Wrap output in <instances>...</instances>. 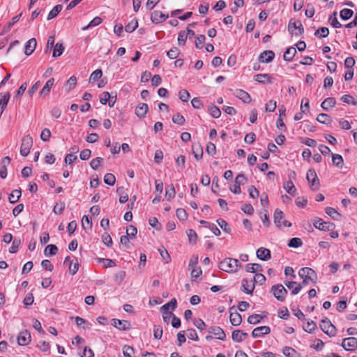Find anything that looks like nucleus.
Wrapping results in <instances>:
<instances>
[{
	"instance_id": "nucleus-15",
	"label": "nucleus",
	"mask_w": 357,
	"mask_h": 357,
	"mask_svg": "<svg viewBox=\"0 0 357 357\" xmlns=\"http://www.w3.org/2000/svg\"><path fill=\"white\" fill-rule=\"evenodd\" d=\"M168 15L162 13L161 11L155 10L151 13V20L152 22L158 24L166 20L168 18Z\"/></svg>"
},
{
	"instance_id": "nucleus-10",
	"label": "nucleus",
	"mask_w": 357,
	"mask_h": 357,
	"mask_svg": "<svg viewBox=\"0 0 357 357\" xmlns=\"http://www.w3.org/2000/svg\"><path fill=\"white\" fill-rule=\"evenodd\" d=\"M246 181V178L242 174H238L236 178L233 188H230L231 191L234 194H240L241 192V185H244Z\"/></svg>"
},
{
	"instance_id": "nucleus-28",
	"label": "nucleus",
	"mask_w": 357,
	"mask_h": 357,
	"mask_svg": "<svg viewBox=\"0 0 357 357\" xmlns=\"http://www.w3.org/2000/svg\"><path fill=\"white\" fill-rule=\"evenodd\" d=\"M229 320L233 326H237L241 324L242 317L241 315L237 312H231L229 316Z\"/></svg>"
},
{
	"instance_id": "nucleus-31",
	"label": "nucleus",
	"mask_w": 357,
	"mask_h": 357,
	"mask_svg": "<svg viewBox=\"0 0 357 357\" xmlns=\"http://www.w3.org/2000/svg\"><path fill=\"white\" fill-rule=\"evenodd\" d=\"M336 100L334 98H327L321 103V107L324 110H328L335 105Z\"/></svg>"
},
{
	"instance_id": "nucleus-38",
	"label": "nucleus",
	"mask_w": 357,
	"mask_h": 357,
	"mask_svg": "<svg viewBox=\"0 0 357 357\" xmlns=\"http://www.w3.org/2000/svg\"><path fill=\"white\" fill-rule=\"evenodd\" d=\"M57 251H58L57 247L55 245L50 244V245H48L45 248V249L44 250V253L46 256H52V255H55L56 254Z\"/></svg>"
},
{
	"instance_id": "nucleus-23",
	"label": "nucleus",
	"mask_w": 357,
	"mask_h": 357,
	"mask_svg": "<svg viewBox=\"0 0 357 357\" xmlns=\"http://www.w3.org/2000/svg\"><path fill=\"white\" fill-rule=\"evenodd\" d=\"M248 337L247 333H244L241 330H235L232 332L231 338L234 342H241Z\"/></svg>"
},
{
	"instance_id": "nucleus-2",
	"label": "nucleus",
	"mask_w": 357,
	"mask_h": 357,
	"mask_svg": "<svg viewBox=\"0 0 357 357\" xmlns=\"http://www.w3.org/2000/svg\"><path fill=\"white\" fill-rule=\"evenodd\" d=\"M242 267L241 264L238 259L231 257H227L222 260L218 265V268L227 273H234Z\"/></svg>"
},
{
	"instance_id": "nucleus-13",
	"label": "nucleus",
	"mask_w": 357,
	"mask_h": 357,
	"mask_svg": "<svg viewBox=\"0 0 357 357\" xmlns=\"http://www.w3.org/2000/svg\"><path fill=\"white\" fill-rule=\"evenodd\" d=\"M208 332L209 334H213L217 339L220 340H225L226 338V334L223 329L220 326H211Z\"/></svg>"
},
{
	"instance_id": "nucleus-52",
	"label": "nucleus",
	"mask_w": 357,
	"mask_h": 357,
	"mask_svg": "<svg viewBox=\"0 0 357 357\" xmlns=\"http://www.w3.org/2000/svg\"><path fill=\"white\" fill-rule=\"evenodd\" d=\"M303 244L302 240L299 238H292L289 243L288 245L291 248H298L301 246Z\"/></svg>"
},
{
	"instance_id": "nucleus-54",
	"label": "nucleus",
	"mask_w": 357,
	"mask_h": 357,
	"mask_svg": "<svg viewBox=\"0 0 357 357\" xmlns=\"http://www.w3.org/2000/svg\"><path fill=\"white\" fill-rule=\"evenodd\" d=\"M190 97V93L185 89H182L178 92V98L183 102H187Z\"/></svg>"
},
{
	"instance_id": "nucleus-11",
	"label": "nucleus",
	"mask_w": 357,
	"mask_h": 357,
	"mask_svg": "<svg viewBox=\"0 0 357 357\" xmlns=\"http://www.w3.org/2000/svg\"><path fill=\"white\" fill-rule=\"evenodd\" d=\"M342 347L347 351H354L357 348V339L353 337L344 338Z\"/></svg>"
},
{
	"instance_id": "nucleus-25",
	"label": "nucleus",
	"mask_w": 357,
	"mask_h": 357,
	"mask_svg": "<svg viewBox=\"0 0 357 357\" xmlns=\"http://www.w3.org/2000/svg\"><path fill=\"white\" fill-rule=\"evenodd\" d=\"M21 16H22V13H20V15H16V16L13 17L12 18L11 21H10V22H9L8 23V24H7V25H6V26L3 28V29H2L1 32L0 33V35H1V36H3V35H5L6 33H8V32L10 30L11 27H12V26H13L16 22H17L20 20V19Z\"/></svg>"
},
{
	"instance_id": "nucleus-41",
	"label": "nucleus",
	"mask_w": 357,
	"mask_h": 357,
	"mask_svg": "<svg viewBox=\"0 0 357 357\" xmlns=\"http://www.w3.org/2000/svg\"><path fill=\"white\" fill-rule=\"evenodd\" d=\"M325 211L326 214L334 220H338V218L341 216L340 213H339L334 208L327 207L326 208Z\"/></svg>"
},
{
	"instance_id": "nucleus-51",
	"label": "nucleus",
	"mask_w": 357,
	"mask_h": 357,
	"mask_svg": "<svg viewBox=\"0 0 357 357\" xmlns=\"http://www.w3.org/2000/svg\"><path fill=\"white\" fill-rule=\"evenodd\" d=\"M82 225L84 229H91L92 227V222L89 219V218L86 215H84L82 217Z\"/></svg>"
},
{
	"instance_id": "nucleus-18",
	"label": "nucleus",
	"mask_w": 357,
	"mask_h": 357,
	"mask_svg": "<svg viewBox=\"0 0 357 357\" xmlns=\"http://www.w3.org/2000/svg\"><path fill=\"white\" fill-rule=\"evenodd\" d=\"M275 53L271 50H266L261 53L259 61L261 63H269L274 59Z\"/></svg>"
},
{
	"instance_id": "nucleus-55",
	"label": "nucleus",
	"mask_w": 357,
	"mask_h": 357,
	"mask_svg": "<svg viewBox=\"0 0 357 357\" xmlns=\"http://www.w3.org/2000/svg\"><path fill=\"white\" fill-rule=\"evenodd\" d=\"M261 319H262V317L260 314H252L248 317V321L250 324H258Z\"/></svg>"
},
{
	"instance_id": "nucleus-6",
	"label": "nucleus",
	"mask_w": 357,
	"mask_h": 357,
	"mask_svg": "<svg viewBox=\"0 0 357 357\" xmlns=\"http://www.w3.org/2000/svg\"><path fill=\"white\" fill-rule=\"evenodd\" d=\"M306 178L310 183L312 190H317L320 187L319 180L313 169H309L307 172Z\"/></svg>"
},
{
	"instance_id": "nucleus-64",
	"label": "nucleus",
	"mask_w": 357,
	"mask_h": 357,
	"mask_svg": "<svg viewBox=\"0 0 357 357\" xmlns=\"http://www.w3.org/2000/svg\"><path fill=\"white\" fill-rule=\"evenodd\" d=\"M282 353L287 357H294L296 351L291 347H285L282 349Z\"/></svg>"
},
{
	"instance_id": "nucleus-61",
	"label": "nucleus",
	"mask_w": 357,
	"mask_h": 357,
	"mask_svg": "<svg viewBox=\"0 0 357 357\" xmlns=\"http://www.w3.org/2000/svg\"><path fill=\"white\" fill-rule=\"evenodd\" d=\"M26 86H27V84L26 82H24L23 83L20 87L19 89H17V91H16V93L15 95L14 96V98L15 99H17L19 98L20 96H22L24 93L25 92L26 89Z\"/></svg>"
},
{
	"instance_id": "nucleus-35",
	"label": "nucleus",
	"mask_w": 357,
	"mask_h": 357,
	"mask_svg": "<svg viewBox=\"0 0 357 357\" xmlns=\"http://www.w3.org/2000/svg\"><path fill=\"white\" fill-rule=\"evenodd\" d=\"M245 270L249 273H255L262 271V267L259 264H248L245 266Z\"/></svg>"
},
{
	"instance_id": "nucleus-24",
	"label": "nucleus",
	"mask_w": 357,
	"mask_h": 357,
	"mask_svg": "<svg viewBox=\"0 0 357 357\" xmlns=\"http://www.w3.org/2000/svg\"><path fill=\"white\" fill-rule=\"evenodd\" d=\"M54 79L50 78L48 79L44 86L42 88V89L39 92V95L41 97L46 96L50 91V89L52 86L54 85Z\"/></svg>"
},
{
	"instance_id": "nucleus-1",
	"label": "nucleus",
	"mask_w": 357,
	"mask_h": 357,
	"mask_svg": "<svg viewBox=\"0 0 357 357\" xmlns=\"http://www.w3.org/2000/svg\"><path fill=\"white\" fill-rule=\"evenodd\" d=\"M298 275L303 280L302 282L298 284L291 291L292 295L298 294L303 286L307 285L310 282L316 283L317 275L315 271L308 267L302 268L298 271Z\"/></svg>"
},
{
	"instance_id": "nucleus-7",
	"label": "nucleus",
	"mask_w": 357,
	"mask_h": 357,
	"mask_svg": "<svg viewBox=\"0 0 357 357\" xmlns=\"http://www.w3.org/2000/svg\"><path fill=\"white\" fill-rule=\"evenodd\" d=\"M33 145L32 138L29 135L24 136L22 140L20 154L22 156H27Z\"/></svg>"
},
{
	"instance_id": "nucleus-5",
	"label": "nucleus",
	"mask_w": 357,
	"mask_h": 357,
	"mask_svg": "<svg viewBox=\"0 0 357 357\" xmlns=\"http://www.w3.org/2000/svg\"><path fill=\"white\" fill-rule=\"evenodd\" d=\"M275 298L280 301H284L285 296L287 294V291L282 284H278L273 285L271 288Z\"/></svg>"
},
{
	"instance_id": "nucleus-62",
	"label": "nucleus",
	"mask_w": 357,
	"mask_h": 357,
	"mask_svg": "<svg viewBox=\"0 0 357 357\" xmlns=\"http://www.w3.org/2000/svg\"><path fill=\"white\" fill-rule=\"evenodd\" d=\"M186 234L188 237V240L190 243H195L197 241V234L193 229H188L186 231Z\"/></svg>"
},
{
	"instance_id": "nucleus-16",
	"label": "nucleus",
	"mask_w": 357,
	"mask_h": 357,
	"mask_svg": "<svg viewBox=\"0 0 357 357\" xmlns=\"http://www.w3.org/2000/svg\"><path fill=\"white\" fill-rule=\"evenodd\" d=\"M10 98V93L9 92L0 93V116L3 114V111L7 107V105Z\"/></svg>"
},
{
	"instance_id": "nucleus-32",
	"label": "nucleus",
	"mask_w": 357,
	"mask_h": 357,
	"mask_svg": "<svg viewBox=\"0 0 357 357\" xmlns=\"http://www.w3.org/2000/svg\"><path fill=\"white\" fill-rule=\"evenodd\" d=\"M255 81L264 84L266 82L268 83H271V77L268 74H257L254 77Z\"/></svg>"
},
{
	"instance_id": "nucleus-20",
	"label": "nucleus",
	"mask_w": 357,
	"mask_h": 357,
	"mask_svg": "<svg viewBox=\"0 0 357 357\" xmlns=\"http://www.w3.org/2000/svg\"><path fill=\"white\" fill-rule=\"evenodd\" d=\"M243 291L248 294H252L255 289V283L252 280H248V279H243L242 280Z\"/></svg>"
},
{
	"instance_id": "nucleus-46",
	"label": "nucleus",
	"mask_w": 357,
	"mask_h": 357,
	"mask_svg": "<svg viewBox=\"0 0 357 357\" xmlns=\"http://www.w3.org/2000/svg\"><path fill=\"white\" fill-rule=\"evenodd\" d=\"M317 328V324L313 321H308L303 326L304 331L309 333H312Z\"/></svg>"
},
{
	"instance_id": "nucleus-4",
	"label": "nucleus",
	"mask_w": 357,
	"mask_h": 357,
	"mask_svg": "<svg viewBox=\"0 0 357 357\" xmlns=\"http://www.w3.org/2000/svg\"><path fill=\"white\" fill-rule=\"evenodd\" d=\"M321 331L330 337L336 334V328L328 319H322L319 325Z\"/></svg>"
},
{
	"instance_id": "nucleus-12",
	"label": "nucleus",
	"mask_w": 357,
	"mask_h": 357,
	"mask_svg": "<svg viewBox=\"0 0 357 357\" xmlns=\"http://www.w3.org/2000/svg\"><path fill=\"white\" fill-rule=\"evenodd\" d=\"M112 322V324L114 327L121 331H128L131 328L130 323L127 320L113 319Z\"/></svg>"
},
{
	"instance_id": "nucleus-26",
	"label": "nucleus",
	"mask_w": 357,
	"mask_h": 357,
	"mask_svg": "<svg viewBox=\"0 0 357 357\" xmlns=\"http://www.w3.org/2000/svg\"><path fill=\"white\" fill-rule=\"evenodd\" d=\"M10 163V158H5L1 162V169H0V177L2 178H6L7 176V166H8Z\"/></svg>"
},
{
	"instance_id": "nucleus-56",
	"label": "nucleus",
	"mask_w": 357,
	"mask_h": 357,
	"mask_svg": "<svg viewBox=\"0 0 357 357\" xmlns=\"http://www.w3.org/2000/svg\"><path fill=\"white\" fill-rule=\"evenodd\" d=\"M206 40V37L204 35L200 34L196 37L195 40V47L197 49H201L202 47V45L204 43Z\"/></svg>"
},
{
	"instance_id": "nucleus-58",
	"label": "nucleus",
	"mask_w": 357,
	"mask_h": 357,
	"mask_svg": "<svg viewBox=\"0 0 357 357\" xmlns=\"http://www.w3.org/2000/svg\"><path fill=\"white\" fill-rule=\"evenodd\" d=\"M188 38V34L185 33V31H181L178 33V43L179 45H184L185 44V41Z\"/></svg>"
},
{
	"instance_id": "nucleus-39",
	"label": "nucleus",
	"mask_w": 357,
	"mask_h": 357,
	"mask_svg": "<svg viewBox=\"0 0 357 357\" xmlns=\"http://www.w3.org/2000/svg\"><path fill=\"white\" fill-rule=\"evenodd\" d=\"M64 50V47L63 44L57 43L54 45V51H53V57L56 58L60 56Z\"/></svg>"
},
{
	"instance_id": "nucleus-19",
	"label": "nucleus",
	"mask_w": 357,
	"mask_h": 357,
	"mask_svg": "<svg viewBox=\"0 0 357 357\" xmlns=\"http://www.w3.org/2000/svg\"><path fill=\"white\" fill-rule=\"evenodd\" d=\"M37 42L36 38H33L29 40L24 47V53L26 55L29 56L31 55L35 50L36 47Z\"/></svg>"
},
{
	"instance_id": "nucleus-29",
	"label": "nucleus",
	"mask_w": 357,
	"mask_h": 357,
	"mask_svg": "<svg viewBox=\"0 0 357 357\" xmlns=\"http://www.w3.org/2000/svg\"><path fill=\"white\" fill-rule=\"evenodd\" d=\"M283 188L289 195L292 196L296 195L297 190L291 180L285 182L283 185Z\"/></svg>"
},
{
	"instance_id": "nucleus-43",
	"label": "nucleus",
	"mask_w": 357,
	"mask_h": 357,
	"mask_svg": "<svg viewBox=\"0 0 357 357\" xmlns=\"http://www.w3.org/2000/svg\"><path fill=\"white\" fill-rule=\"evenodd\" d=\"M192 153L194 154V156L203 155V149L199 142L194 143L192 144Z\"/></svg>"
},
{
	"instance_id": "nucleus-44",
	"label": "nucleus",
	"mask_w": 357,
	"mask_h": 357,
	"mask_svg": "<svg viewBox=\"0 0 357 357\" xmlns=\"http://www.w3.org/2000/svg\"><path fill=\"white\" fill-rule=\"evenodd\" d=\"M138 26V22L136 20H133L126 25L125 30L128 33H132Z\"/></svg>"
},
{
	"instance_id": "nucleus-60",
	"label": "nucleus",
	"mask_w": 357,
	"mask_h": 357,
	"mask_svg": "<svg viewBox=\"0 0 357 357\" xmlns=\"http://www.w3.org/2000/svg\"><path fill=\"white\" fill-rule=\"evenodd\" d=\"M217 223L220 226V227L225 232L229 233L230 231V228L229 227V225L227 222L222 220V219H218L217 220Z\"/></svg>"
},
{
	"instance_id": "nucleus-40",
	"label": "nucleus",
	"mask_w": 357,
	"mask_h": 357,
	"mask_svg": "<svg viewBox=\"0 0 357 357\" xmlns=\"http://www.w3.org/2000/svg\"><path fill=\"white\" fill-rule=\"evenodd\" d=\"M177 301L175 298H172L169 303L165 304L160 307V310L168 311L169 308L172 310H175L176 307Z\"/></svg>"
},
{
	"instance_id": "nucleus-8",
	"label": "nucleus",
	"mask_w": 357,
	"mask_h": 357,
	"mask_svg": "<svg viewBox=\"0 0 357 357\" xmlns=\"http://www.w3.org/2000/svg\"><path fill=\"white\" fill-rule=\"evenodd\" d=\"M314 226L322 231H331L335 228V225L330 222H325L321 218H316L313 222Z\"/></svg>"
},
{
	"instance_id": "nucleus-57",
	"label": "nucleus",
	"mask_w": 357,
	"mask_h": 357,
	"mask_svg": "<svg viewBox=\"0 0 357 357\" xmlns=\"http://www.w3.org/2000/svg\"><path fill=\"white\" fill-rule=\"evenodd\" d=\"M176 191L173 185H169L166 188V194L165 196L168 199L174 197L175 195Z\"/></svg>"
},
{
	"instance_id": "nucleus-42",
	"label": "nucleus",
	"mask_w": 357,
	"mask_h": 357,
	"mask_svg": "<svg viewBox=\"0 0 357 357\" xmlns=\"http://www.w3.org/2000/svg\"><path fill=\"white\" fill-rule=\"evenodd\" d=\"M354 14V12L351 9L344 8L340 11V15L342 20H347L350 19Z\"/></svg>"
},
{
	"instance_id": "nucleus-63",
	"label": "nucleus",
	"mask_w": 357,
	"mask_h": 357,
	"mask_svg": "<svg viewBox=\"0 0 357 357\" xmlns=\"http://www.w3.org/2000/svg\"><path fill=\"white\" fill-rule=\"evenodd\" d=\"M123 353L126 357H132L134 349L128 345H125L123 348Z\"/></svg>"
},
{
	"instance_id": "nucleus-37",
	"label": "nucleus",
	"mask_w": 357,
	"mask_h": 357,
	"mask_svg": "<svg viewBox=\"0 0 357 357\" xmlns=\"http://www.w3.org/2000/svg\"><path fill=\"white\" fill-rule=\"evenodd\" d=\"M79 269V263L77 259L75 258L72 259L69 265V273L71 275H75Z\"/></svg>"
},
{
	"instance_id": "nucleus-22",
	"label": "nucleus",
	"mask_w": 357,
	"mask_h": 357,
	"mask_svg": "<svg viewBox=\"0 0 357 357\" xmlns=\"http://www.w3.org/2000/svg\"><path fill=\"white\" fill-rule=\"evenodd\" d=\"M257 257L258 259L267 261L271 259V251L265 248H260L257 250Z\"/></svg>"
},
{
	"instance_id": "nucleus-59",
	"label": "nucleus",
	"mask_w": 357,
	"mask_h": 357,
	"mask_svg": "<svg viewBox=\"0 0 357 357\" xmlns=\"http://www.w3.org/2000/svg\"><path fill=\"white\" fill-rule=\"evenodd\" d=\"M332 158V163L333 165L337 167L338 169H343L344 168V161L343 158Z\"/></svg>"
},
{
	"instance_id": "nucleus-9",
	"label": "nucleus",
	"mask_w": 357,
	"mask_h": 357,
	"mask_svg": "<svg viewBox=\"0 0 357 357\" xmlns=\"http://www.w3.org/2000/svg\"><path fill=\"white\" fill-rule=\"evenodd\" d=\"M283 212L280 209H276L274 213V223L278 227H280L281 225H284V227H291V223L289 222L287 220H282L283 219Z\"/></svg>"
},
{
	"instance_id": "nucleus-34",
	"label": "nucleus",
	"mask_w": 357,
	"mask_h": 357,
	"mask_svg": "<svg viewBox=\"0 0 357 357\" xmlns=\"http://www.w3.org/2000/svg\"><path fill=\"white\" fill-rule=\"evenodd\" d=\"M21 190H14L8 197L9 202L12 204L17 202L20 197H21Z\"/></svg>"
},
{
	"instance_id": "nucleus-49",
	"label": "nucleus",
	"mask_w": 357,
	"mask_h": 357,
	"mask_svg": "<svg viewBox=\"0 0 357 357\" xmlns=\"http://www.w3.org/2000/svg\"><path fill=\"white\" fill-rule=\"evenodd\" d=\"M102 75V71L100 69H97L95 71H93L90 77L89 81L90 82H96L98 80Z\"/></svg>"
},
{
	"instance_id": "nucleus-3",
	"label": "nucleus",
	"mask_w": 357,
	"mask_h": 357,
	"mask_svg": "<svg viewBox=\"0 0 357 357\" xmlns=\"http://www.w3.org/2000/svg\"><path fill=\"white\" fill-rule=\"evenodd\" d=\"M288 31L291 35L299 36L304 32V28L300 20H291L288 24Z\"/></svg>"
},
{
	"instance_id": "nucleus-36",
	"label": "nucleus",
	"mask_w": 357,
	"mask_h": 357,
	"mask_svg": "<svg viewBox=\"0 0 357 357\" xmlns=\"http://www.w3.org/2000/svg\"><path fill=\"white\" fill-rule=\"evenodd\" d=\"M317 120L323 124H329L331 123L332 119L327 114L321 113L319 114L317 118Z\"/></svg>"
},
{
	"instance_id": "nucleus-48",
	"label": "nucleus",
	"mask_w": 357,
	"mask_h": 357,
	"mask_svg": "<svg viewBox=\"0 0 357 357\" xmlns=\"http://www.w3.org/2000/svg\"><path fill=\"white\" fill-rule=\"evenodd\" d=\"M179 54H180V52H179L178 49L176 47H174L167 52V56L170 59H174L178 57Z\"/></svg>"
},
{
	"instance_id": "nucleus-21",
	"label": "nucleus",
	"mask_w": 357,
	"mask_h": 357,
	"mask_svg": "<svg viewBox=\"0 0 357 357\" xmlns=\"http://www.w3.org/2000/svg\"><path fill=\"white\" fill-rule=\"evenodd\" d=\"M271 329L268 326H259L256 328H255L252 331V336L253 337H258L261 336L262 335H266L270 333Z\"/></svg>"
},
{
	"instance_id": "nucleus-27",
	"label": "nucleus",
	"mask_w": 357,
	"mask_h": 357,
	"mask_svg": "<svg viewBox=\"0 0 357 357\" xmlns=\"http://www.w3.org/2000/svg\"><path fill=\"white\" fill-rule=\"evenodd\" d=\"M148 109L149 107L147 104L140 103L137 106L135 109V114L138 117L142 118L145 116Z\"/></svg>"
},
{
	"instance_id": "nucleus-50",
	"label": "nucleus",
	"mask_w": 357,
	"mask_h": 357,
	"mask_svg": "<svg viewBox=\"0 0 357 357\" xmlns=\"http://www.w3.org/2000/svg\"><path fill=\"white\" fill-rule=\"evenodd\" d=\"M116 181L115 176L110 173L106 174L104 176V182L109 185H114Z\"/></svg>"
},
{
	"instance_id": "nucleus-30",
	"label": "nucleus",
	"mask_w": 357,
	"mask_h": 357,
	"mask_svg": "<svg viewBox=\"0 0 357 357\" xmlns=\"http://www.w3.org/2000/svg\"><path fill=\"white\" fill-rule=\"evenodd\" d=\"M296 54V50L294 47H288L283 54L284 60L286 61H290L294 57Z\"/></svg>"
},
{
	"instance_id": "nucleus-33",
	"label": "nucleus",
	"mask_w": 357,
	"mask_h": 357,
	"mask_svg": "<svg viewBox=\"0 0 357 357\" xmlns=\"http://www.w3.org/2000/svg\"><path fill=\"white\" fill-rule=\"evenodd\" d=\"M62 5L60 4L55 6L49 13L47 20H50L56 17L59 12L62 10Z\"/></svg>"
},
{
	"instance_id": "nucleus-17",
	"label": "nucleus",
	"mask_w": 357,
	"mask_h": 357,
	"mask_svg": "<svg viewBox=\"0 0 357 357\" xmlns=\"http://www.w3.org/2000/svg\"><path fill=\"white\" fill-rule=\"evenodd\" d=\"M31 342V335L27 331L20 333L17 337V342L20 345H27Z\"/></svg>"
},
{
	"instance_id": "nucleus-45",
	"label": "nucleus",
	"mask_w": 357,
	"mask_h": 357,
	"mask_svg": "<svg viewBox=\"0 0 357 357\" xmlns=\"http://www.w3.org/2000/svg\"><path fill=\"white\" fill-rule=\"evenodd\" d=\"M328 21L331 25L335 28H340L342 26V24L339 22L337 18V12H334L333 13V15L329 17Z\"/></svg>"
},
{
	"instance_id": "nucleus-53",
	"label": "nucleus",
	"mask_w": 357,
	"mask_h": 357,
	"mask_svg": "<svg viewBox=\"0 0 357 357\" xmlns=\"http://www.w3.org/2000/svg\"><path fill=\"white\" fill-rule=\"evenodd\" d=\"M319 34H320L321 38H326L329 34V30L327 27H321L318 29L314 33L316 36H319Z\"/></svg>"
},
{
	"instance_id": "nucleus-47",
	"label": "nucleus",
	"mask_w": 357,
	"mask_h": 357,
	"mask_svg": "<svg viewBox=\"0 0 357 357\" xmlns=\"http://www.w3.org/2000/svg\"><path fill=\"white\" fill-rule=\"evenodd\" d=\"M208 110L210 112L211 115L213 118H219L221 115V112L220 109L214 105H211V106H209Z\"/></svg>"
},
{
	"instance_id": "nucleus-14",
	"label": "nucleus",
	"mask_w": 357,
	"mask_h": 357,
	"mask_svg": "<svg viewBox=\"0 0 357 357\" xmlns=\"http://www.w3.org/2000/svg\"><path fill=\"white\" fill-rule=\"evenodd\" d=\"M233 94L245 103H250L252 100L250 94L242 89H236Z\"/></svg>"
}]
</instances>
